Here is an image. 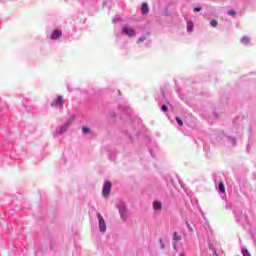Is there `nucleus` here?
Returning <instances> with one entry per match:
<instances>
[{"label": "nucleus", "mask_w": 256, "mask_h": 256, "mask_svg": "<svg viewBox=\"0 0 256 256\" xmlns=\"http://www.w3.org/2000/svg\"><path fill=\"white\" fill-rule=\"evenodd\" d=\"M97 217L99 221V229L101 233H105V231H107V224L105 223V219H103V216L101 215V213H98Z\"/></svg>", "instance_id": "f257e3e1"}, {"label": "nucleus", "mask_w": 256, "mask_h": 256, "mask_svg": "<svg viewBox=\"0 0 256 256\" xmlns=\"http://www.w3.org/2000/svg\"><path fill=\"white\" fill-rule=\"evenodd\" d=\"M65 100L63 96H58L57 98L53 99L51 102L52 107H63Z\"/></svg>", "instance_id": "f03ea898"}, {"label": "nucleus", "mask_w": 256, "mask_h": 256, "mask_svg": "<svg viewBox=\"0 0 256 256\" xmlns=\"http://www.w3.org/2000/svg\"><path fill=\"white\" fill-rule=\"evenodd\" d=\"M111 187H113V184H111V182L104 183V188L102 190L103 197H109V194L111 193Z\"/></svg>", "instance_id": "7ed1b4c3"}, {"label": "nucleus", "mask_w": 256, "mask_h": 256, "mask_svg": "<svg viewBox=\"0 0 256 256\" xmlns=\"http://www.w3.org/2000/svg\"><path fill=\"white\" fill-rule=\"evenodd\" d=\"M122 33L128 37H135V30L129 26H124L122 28Z\"/></svg>", "instance_id": "20e7f679"}, {"label": "nucleus", "mask_w": 256, "mask_h": 256, "mask_svg": "<svg viewBox=\"0 0 256 256\" xmlns=\"http://www.w3.org/2000/svg\"><path fill=\"white\" fill-rule=\"evenodd\" d=\"M61 35H63V32H61L59 30H55L54 32H52L50 39H52V41H55V39H59V37H61Z\"/></svg>", "instance_id": "39448f33"}, {"label": "nucleus", "mask_w": 256, "mask_h": 256, "mask_svg": "<svg viewBox=\"0 0 256 256\" xmlns=\"http://www.w3.org/2000/svg\"><path fill=\"white\" fill-rule=\"evenodd\" d=\"M141 11L143 15H147L149 13V5H147V3H143Z\"/></svg>", "instance_id": "423d86ee"}, {"label": "nucleus", "mask_w": 256, "mask_h": 256, "mask_svg": "<svg viewBox=\"0 0 256 256\" xmlns=\"http://www.w3.org/2000/svg\"><path fill=\"white\" fill-rule=\"evenodd\" d=\"M161 207H162L161 202L155 201L153 203V209H155V211H161Z\"/></svg>", "instance_id": "0eeeda50"}, {"label": "nucleus", "mask_w": 256, "mask_h": 256, "mask_svg": "<svg viewBox=\"0 0 256 256\" xmlns=\"http://www.w3.org/2000/svg\"><path fill=\"white\" fill-rule=\"evenodd\" d=\"M218 190L220 191V193H225V183L220 182L218 185Z\"/></svg>", "instance_id": "6e6552de"}, {"label": "nucleus", "mask_w": 256, "mask_h": 256, "mask_svg": "<svg viewBox=\"0 0 256 256\" xmlns=\"http://www.w3.org/2000/svg\"><path fill=\"white\" fill-rule=\"evenodd\" d=\"M173 239H174V241H181L182 237H181V235H179V233L174 232Z\"/></svg>", "instance_id": "1a4fd4ad"}, {"label": "nucleus", "mask_w": 256, "mask_h": 256, "mask_svg": "<svg viewBox=\"0 0 256 256\" xmlns=\"http://www.w3.org/2000/svg\"><path fill=\"white\" fill-rule=\"evenodd\" d=\"M241 41L242 43L247 44V43H250L251 38H249V36H244L242 37Z\"/></svg>", "instance_id": "9d476101"}, {"label": "nucleus", "mask_w": 256, "mask_h": 256, "mask_svg": "<svg viewBox=\"0 0 256 256\" xmlns=\"http://www.w3.org/2000/svg\"><path fill=\"white\" fill-rule=\"evenodd\" d=\"M187 31H193V22L187 23Z\"/></svg>", "instance_id": "9b49d317"}, {"label": "nucleus", "mask_w": 256, "mask_h": 256, "mask_svg": "<svg viewBox=\"0 0 256 256\" xmlns=\"http://www.w3.org/2000/svg\"><path fill=\"white\" fill-rule=\"evenodd\" d=\"M82 131H83V133H90L91 132V129L89 128V127H87V126H84V127H82Z\"/></svg>", "instance_id": "f8f14e48"}, {"label": "nucleus", "mask_w": 256, "mask_h": 256, "mask_svg": "<svg viewBox=\"0 0 256 256\" xmlns=\"http://www.w3.org/2000/svg\"><path fill=\"white\" fill-rule=\"evenodd\" d=\"M210 25H211V27H217L219 25V22H217V20H212L210 22Z\"/></svg>", "instance_id": "ddd939ff"}, {"label": "nucleus", "mask_w": 256, "mask_h": 256, "mask_svg": "<svg viewBox=\"0 0 256 256\" xmlns=\"http://www.w3.org/2000/svg\"><path fill=\"white\" fill-rule=\"evenodd\" d=\"M228 15H229L230 17H235V15H237V12H235L234 10H229V11H228Z\"/></svg>", "instance_id": "4468645a"}, {"label": "nucleus", "mask_w": 256, "mask_h": 256, "mask_svg": "<svg viewBox=\"0 0 256 256\" xmlns=\"http://www.w3.org/2000/svg\"><path fill=\"white\" fill-rule=\"evenodd\" d=\"M176 121L180 127H183V120L180 117H176Z\"/></svg>", "instance_id": "2eb2a0df"}, {"label": "nucleus", "mask_w": 256, "mask_h": 256, "mask_svg": "<svg viewBox=\"0 0 256 256\" xmlns=\"http://www.w3.org/2000/svg\"><path fill=\"white\" fill-rule=\"evenodd\" d=\"M242 254H243V256H251V253H249V250H247V249H243Z\"/></svg>", "instance_id": "dca6fc26"}, {"label": "nucleus", "mask_w": 256, "mask_h": 256, "mask_svg": "<svg viewBox=\"0 0 256 256\" xmlns=\"http://www.w3.org/2000/svg\"><path fill=\"white\" fill-rule=\"evenodd\" d=\"M186 226L188 228V230L190 231V233H193V227H191V224H189V222L186 221Z\"/></svg>", "instance_id": "f3484780"}, {"label": "nucleus", "mask_w": 256, "mask_h": 256, "mask_svg": "<svg viewBox=\"0 0 256 256\" xmlns=\"http://www.w3.org/2000/svg\"><path fill=\"white\" fill-rule=\"evenodd\" d=\"M159 243H160L161 249H165V243H163V239H160Z\"/></svg>", "instance_id": "a211bd4d"}, {"label": "nucleus", "mask_w": 256, "mask_h": 256, "mask_svg": "<svg viewBox=\"0 0 256 256\" xmlns=\"http://www.w3.org/2000/svg\"><path fill=\"white\" fill-rule=\"evenodd\" d=\"M162 111L164 113H167V111H168L167 105H162Z\"/></svg>", "instance_id": "6ab92c4d"}, {"label": "nucleus", "mask_w": 256, "mask_h": 256, "mask_svg": "<svg viewBox=\"0 0 256 256\" xmlns=\"http://www.w3.org/2000/svg\"><path fill=\"white\" fill-rule=\"evenodd\" d=\"M145 36H143V37H140L139 39H138V43H143V41H145Z\"/></svg>", "instance_id": "aec40b11"}, {"label": "nucleus", "mask_w": 256, "mask_h": 256, "mask_svg": "<svg viewBox=\"0 0 256 256\" xmlns=\"http://www.w3.org/2000/svg\"><path fill=\"white\" fill-rule=\"evenodd\" d=\"M201 7H196V8H194V13H199V11H201Z\"/></svg>", "instance_id": "412c9836"}, {"label": "nucleus", "mask_w": 256, "mask_h": 256, "mask_svg": "<svg viewBox=\"0 0 256 256\" xmlns=\"http://www.w3.org/2000/svg\"><path fill=\"white\" fill-rule=\"evenodd\" d=\"M120 215H121V217H123V212L122 211H120Z\"/></svg>", "instance_id": "4be33fe9"}, {"label": "nucleus", "mask_w": 256, "mask_h": 256, "mask_svg": "<svg viewBox=\"0 0 256 256\" xmlns=\"http://www.w3.org/2000/svg\"><path fill=\"white\" fill-rule=\"evenodd\" d=\"M180 256H185L184 254H180Z\"/></svg>", "instance_id": "5701e85b"}, {"label": "nucleus", "mask_w": 256, "mask_h": 256, "mask_svg": "<svg viewBox=\"0 0 256 256\" xmlns=\"http://www.w3.org/2000/svg\"><path fill=\"white\" fill-rule=\"evenodd\" d=\"M60 133H63V130H61Z\"/></svg>", "instance_id": "b1692460"}]
</instances>
